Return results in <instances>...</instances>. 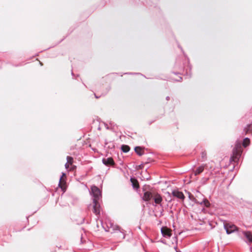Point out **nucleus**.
<instances>
[{"mask_svg": "<svg viewBox=\"0 0 252 252\" xmlns=\"http://www.w3.org/2000/svg\"><path fill=\"white\" fill-rule=\"evenodd\" d=\"M223 225L224 228L226 230V232L227 234H230L232 233L238 232V235L239 236L241 235V230L239 228L235 225L231 223H224Z\"/></svg>", "mask_w": 252, "mask_h": 252, "instance_id": "obj_5", "label": "nucleus"}, {"mask_svg": "<svg viewBox=\"0 0 252 252\" xmlns=\"http://www.w3.org/2000/svg\"><path fill=\"white\" fill-rule=\"evenodd\" d=\"M206 164H203L200 166L198 167L195 170L193 171L194 174L195 176H197L198 175L201 173L204 170V168L206 166Z\"/></svg>", "mask_w": 252, "mask_h": 252, "instance_id": "obj_10", "label": "nucleus"}, {"mask_svg": "<svg viewBox=\"0 0 252 252\" xmlns=\"http://www.w3.org/2000/svg\"><path fill=\"white\" fill-rule=\"evenodd\" d=\"M110 226L108 227V229H105L106 231H109L111 233L116 234V236L119 239H125V234L123 230H121L120 227L118 225H115L111 222L109 223Z\"/></svg>", "mask_w": 252, "mask_h": 252, "instance_id": "obj_3", "label": "nucleus"}, {"mask_svg": "<svg viewBox=\"0 0 252 252\" xmlns=\"http://www.w3.org/2000/svg\"><path fill=\"white\" fill-rule=\"evenodd\" d=\"M121 150L124 153H127L130 150V147L126 145H123L121 146Z\"/></svg>", "mask_w": 252, "mask_h": 252, "instance_id": "obj_14", "label": "nucleus"}, {"mask_svg": "<svg viewBox=\"0 0 252 252\" xmlns=\"http://www.w3.org/2000/svg\"><path fill=\"white\" fill-rule=\"evenodd\" d=\"M40 64L42 65V63H41L40 62H39Z\"/></svg>", "mask_w": 252, "mask_h": 252, "instance_id": "obj_28", "label": "nucleus"}, {"mask_svg": "<svg viewBox=\"0 0 252 252\" xmlns=\"http://www.w3.org/2000/svg\"><path fill=\"white\" fill-rule=\"evenodd\" d=\"M135 153L139 156H141L143 155L144 152L143 149L139 146H136L134 148Z\"/></svg>", "mask_w": 252, "mask_h": 252, "instance_id": "obj_11", "label": "nucleus"}, {"mask_svg": "<svg viewBox=\"0 0 252 252\" xmlns=\"http://www.w3.org/2000/svg\"><path fill=\"white\" fill-rule=\"evenodd\" d=\"M244 130L246 134L252 133V126L251 125H247Z\"/></svg>", "mask_w": 252, "mask_h": 252, "instance_id": "obj_12", "label": "nucleus"}, {"mask_svg": "<svg viewBox=\"0 0 252 252\" xmlns=\"http://www.w3.org/2000/svg\"><path fill=\"white\" fill-rule=\"evenodd\" d=\"M102 163L106 166L114 165L115 162L112 158H103L102 160Z\"/></svg>", "mask_w": 252, "mask_h": 252, "instance_id": "obj_8", "label": "nucleus"}, {"mask_svg": "<svg viewBox=\"0 0 252 252\" xmlns=\"http://www.w3.org/2000/svg\"><path fill=\"white\" fill-rule=\"evenodd\" d=\"M91 193L93 197V212L96 215H99L100 211V205L99 200L101 199V191L95 186H93L91 187Z\"/></svg>", "mask_w": 252, "mask_h": 252, "instance_id": "obj_1", "label": "nucleus"}, {"mask_svg": "<svg viewBox=\"0 0 252 252\" xmlns=\"http://www.w3.org/2000/svg\"><path fill=\"white\" fill-rule=\"evenodd\" d=\"M69 165H70L69 164H68V163L66 162L65 164V168L66 169H68L69 167Z\"/></svg>", "mask_w": 252, "mask_h": 252, "instance_id": "obj_21", "label": "nucleus"}, {"mask_svg": "<svg viewBox=\"0 0 252 252\" xmlns=\"http://www.w3.org/2000/svg\"><path fill=\"white\" fill-rule=\"evenodd\" d=\"M241 233L243 234L247 240L245 242L247 243H252V234L250 231H241Z\"/></svg>", "mask_w": 252, "mask_h": 252, "instance_id": "obj_7", "label": "nucleus"}, {"mask_svg": "<svg viewBox=\"0 0 252 252\" xmlns=\"http://www.w3.org/2000/svg\"><path fill=\"white\" fill-rule=\"evenodd\" d=\"M201 156L202 158L203 159V160H204L207 158V154L205 151H203L201 153Z\"/></svg>", "mask_w": 252, "mask_h": 252, "instance_id": "obj_17", "label": "nucleus"}, {"mask_svg": "<svg viewBox=\"0 0 252 252\" xmlns=\"http://www.w3.org/2000/svg\"><path fill=\"white\" fill-rule=\"evenodd\" d=\"M67 163L69 164H72L73 161V158L72 157L70 156H67L66 157Z\"/></svg>", "mask_w": 252, "mask_h": 252, "instance_id": "obj_16", "label": "nucleus"}, {"mask_svg": "<svg viewBox=\"0 0 252 252\" xmlns=\"http://www.w3.org/2000/svg\"><path fill=\"white\" fill-rule=\"evenodd\" d=\"M152 199H154L156 204H159L160 206H162L161 202L162 201V198L160 195L158 193L153 194L151 192L145 191L143 196V199L144 201H148Z\"/></svg>", "mask_w": 252, "mask_h": 252, "instance_id": "obj_2", "label": "nucleus"}, {"mask_svg": "<svg viewBox=\"0 0 252 252\" xmlns=\"http://www.w3.org/2000/svg\"><path fill=\"white\" fill-rule=\"evenodd\" d=\"M189 198L196 204H200L206 207H209L210 206L209 201L206 198H204L202 201L199 202L193 197H192V199H191V196L190 195H189Z\"/></svg>", "mask_w": 252, "mask_h": 252, "instance_id": "obj_6", "label": "nucleus"}, {"mask_svg": "<svg viewBox=\"0 0 252 252\" xmlns=\"http://www.w3.org/2000/svg\"><path fill=\"white\" fill-rule=\"evenodd\" d=\"M95 97L96 98H99V96H97L96 94H95Z\"/></svg>", "mask_w": 252, "mask_h": 252, "instance_id": "obj_26", "label": "nucleus"}, {"mask_svg": "<svg viewBox=\"0 0 252 252\" xmlns=\"http://www.w3.org/2000/svg\"><path fill=\"white\" fill-rule=\"evenodd\" d=\"M250 140L249 138L246 137V138H244L243 140V147H246L250 144Z\"/></svg>", "mask_w": 252, "mask_h": 252, "instance_id": "obj_15", "label": "nucleus"}, {"mask_svg": "<svg viewBox=\"0 0 252 252\" xmlns=\"http://www.w3.org/2000/svg\"><path fill=\"white\" fill-rule=\"evenodd\" d=\"M242 149L240 143H236L232 151V155L230 159L234 162H237L241 156Z\"/></svg>", "mask_w": 252, "mask_h": 252, "instance_id": "obj_4", "label": "nucleus"}, {"mask_svg": "<svg viewBox=\"0 0 252 252\" xmlns=\"http://www.w3.org/2000/svg\"><path fill=\"white\" fill-rule=\"evenodd\" d=\"M166 100H167V101H168V100H169L170 99V97H169V96H166Z\"/></svg>", "mask_w": 252, "mask_h": 252, "instance_id": "obj_24", "label": "nucleus"}, {"mask_svg": "<svg viewBox=\"0 0 252 252\" xmlns=\"http://www.w3.org/2000/svg\"><path fill=\"white\" fill-rule=\"evenodd\" d=\"M172 194L173 196L176 197L178 198L181 199L183 200H184L185 196L183 193L179 190H174L172 192Z\"/></svg>", "mask_w": 252, "mask_h": 252, "instance_id": "obj_9", "label": "nucleus"}, {"mask_svg": "<svg viewBox=\"0 0 252 252\" xmlns=\"http://www.w3.org/2000/svg\"><path fill=\"white\" fill-rule=\"evenodd\" d=\"M110 87H108V88L107 89V91H106V93H105V94H106L108 92H109V91L110 90Z\"/></svg>", "mask_w": 252, "mask_h": 252, "instance_id": "obj_25", "label": "nucleus"}, {"mask_svg": "<svg viewBox=\"0 0 252 252\" xmlns=\"http://www.w3.org/2000/svg\"><path fill=\"white\" fill-rule=\"evenodd\" d=\"M186 75L187 78H190L191 76V66L189 64L188 65L187 68L186 69Z\"/></svg>", "mask_w": 252, "mask_h": 252, "instance_id": "obj_13", "label": "nucleus"}, {"mask_svg": "<svg viewBox=\"0 0 252 252\" xmlns=\"http://www.w3.org/2000/svg\"><path fill=\"white\" fill-rule=\"evenodd\" d=\"M144 167V165L143 164H141L139 165L138 169H141Z\"/></svg>", "mask_w": 252, "mask_h": 252, "instance_id": "obj_22", "label": "nucleus"}, {"mask_svg": "<svg viewBox=\"0 0 252 252\" xmlns=\"http://www.w3.org/2000/svg\"><path fill=\"white\" fill-rule=\"evenodd\" d=\"M66 176V174L65 173H62V176L60 178V181H59V187H61V182H63V181L62 180V179L63 177H65Z\"/></svg>", "mask_w": 252, "mask_h": 252, "instance_id": "obj_18", "label": "nucleus"}, {"mask_svg": "<svg viewBox=\"0 0 252 252\" xmlns=\"http://www.w3.org/2000/svg\"><path fill=\"white\" fill-rule=\"evenodd\" d=\"M182 80V78L181 77H179V79L177 80V81H181Z\"/></svg>", "mask_w": 252, "mask_h": 252, "instance_id": "obj_23", "label": "nucleus"}, {"mask_svg": "<svg viewBox=\"0 0 252 252\" xmlns=\"http://www.w3.org/2000/svg\"><path fill=\"white\" fill-rule=\"evenodd\" d=\"M131 182H132V187L134 189H138L139 188V186L138 185H137L136 184H135L132 181V179H130Z\"/></svg>", "mask_w": 252, "mask_h": 252, "instance_id": "obj_19", "label": "nucleus"}, {"mask_svg": "<svg viewBox=\"0 0 252 252\" xmlns=\"http://www.w3.org/2000/svg\"><path fill=\"white\" fill-rule=\"evenodd\" d=\"M161 207L162 208H163V207H162V206H161ZM163 215V208H162V209L161 210L160 212L159 217H161V216H162Z\"/></svg>", "mask_w": 252, "mask_h": 252, "instance_id": "obj_20", "label": "nucleus"}, {"mask_svg": "<svg viewBox=\"0 0 252 252\" xmlns=\"http://www.w3.org/2000/svg\"><path fill=\"white\" fill-rule=\"evenodd\" d=\"M113 123H110V125H111L112 126L113 125Z\"/></svg>", "mask_w": 252, "mask_h": 252, "instance_id": "obj_29", "label": "nucleus"}, {"mask_svg": "<svg viewBox=\"0 0 252 252\" xmlns=\"http://www.w3.org/2000/svg\"><path fill=\"white\" fill-rule=\"evenodd\" d=\"M126 74H133L132 73H126Z\"/></svg>", "mask_w": 252, "mask_h": 252, "instance_id": "obj_27", "label": "nucleus"}]
</instances>
